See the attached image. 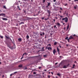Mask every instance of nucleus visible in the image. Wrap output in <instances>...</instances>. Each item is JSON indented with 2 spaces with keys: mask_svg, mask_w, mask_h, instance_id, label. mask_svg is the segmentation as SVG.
<instances>
[{
  "mask_svg": "<svg viewBox=\"0 0 78 78\" xmlns=\"http://www.w3.org/2000/svg\"><path fill=\"white\" fill-rule=\"evenodd\" d=\"M5 39L6 40L7 39H9V40H10V41H12V43H13V42H12V40L11 39V38H10V37H9V36H7L6 35L5 36Z\"/></svg>",
  "mask_w": 78,
  "mask_h": 78,
  "instance_id": "obj_1",
  "label": "nucleus"
},
{
  "mask_svg": "<svg viewBox=\"0 0 78 78\" xmlns=\"http://www.w3.org/2000/svg\"><path fill=\"white\" fill-rule=\"evenodd\" d=\"M65 22H67V21H68V18L67 17H66L65 18H63L62 19V20H64Z\"/></svg>",
  "mask_w": 78,
  "mask_h": 78,
  "instance_id": "obj_2",
  "label": "nucleus"
},
{
  "mask_svg": "<svg viewBox=\"0 0 78 78\" xmlns=\"http://www.w3.org/2000/svg\"><path fill=\"white\" fill-rule=\"evenodd\" d=\"M0 16H2V17H5V13L0 14Z\"/></svg>",
  "mask_w": 78,
  "mask_h": 78,
  "instance_id": "obj_3",
  "label": "nucleus"
},
{
  "mask_svg": "<svg viewBox=\"0 0 78 78\" xmlns=\"http://www.w3.org/2000/svg\"><path fill=\"white\" fill-rule=\"evenodd\" d=\"M31 19L30 18H28V17H26L25 19H24V20H28V19Z\"/></svg>",
  "mask_w": 78,
  "mask_h": 78,
  "instance_id": "obj_4",
  "label": "nucleus"
},
{
  "mask_svg": "<svg viewBox=\"0 0 78 78\" xmlns=\"http://www.w3.org/2000/svg\"><path fill=\"white\" fill-rule=\"evenodd\" d=\"M2 20H8V19H7V18H3L2 17Z\"/></svg>",
  "mask_w": 78,
  "mask_h": 78,
  "instance_id": "obj_5",
  "label": "nucleus"
},
{
  "mask_svg": "<svg viewBox=\"0 0 78 78\" xmlns=\"http://www.w3.org/2000/svg\"><path fill=\"white\" fill-rule=\"evenodd\" d=\"M46 48H47L48 49V50H51V49H52L51 48V47H48L47 48V47H46Z\"/></svg>",
  "mask_w": 78,
  "mask_h": 78,
  "instance_id": "obj_6",
  "label": "nucleus"
},
{
  "mask_svg": "<svg viewBox=\"0 0 78 78\" xmlns=\"http://www.w3.org/2000/svg\"><path fill=\"white\" fill-rule=\"evenodd\" d=\"M9 48H10V49H11V50H13V49L14 48V47H12V46H10Z\"/></svg>",
  "mask_w": 78,
  "mask_h": 78,
  "instance_id": "obj_7",
  "label": "nucleus"
},
{
  "mask_svg": "<svg viewBox=\"0 0 78 78\" xmlns=\"http://www.w3.org/2000/svg\"><path fill=\"white\" fill-rule=\"evenodd\" d=\"M62 68L63 69H66V68H67V65H64Z\"/></svg>",
  "mask_w": 78,
  "mask_h": 78,
  "instance_id": "obj_8",
  "label": "nucleus"
},
{
  "mask_svg": "<svg viewBox=\"0 0 78 78\" xmlns=\"http://www.w3.org/2000/svg\"><path fill=\"white\" fill-rule=\"evenodd\" d=\"M56 52V50L55 49H54L53 50V53L54 55H55V53Z\"/></svg>",
  "mask_w": 78,
  "mask_h": 78,
  "instance_id": "obj_9",
  "label": "nucleus"
},
{
  "mask_svg": "<svg viewBox=\"0 0 78 78\" xmlns=\"http://www.w3.org/2000/svg\"><path fill=\"white\" fill-rule=\"evenodd\" d=\"M47 12H48V14H50L51 12H50V10H47Z\"/></svg>",
  "mask_w": 78,
  "mask_h": 78,
  "instance_id": "obj_10",
  "label": "nucleus"
},
{
  "mask_svg": "<svg viewBox=\"0 0 78 78\" xmlns=\"http://www.w3.org/2000/svg\"><path fill=\"white\" fill-rule=\"evenodd\" d=\"M17 9H18V10H19V11H20V10H21V9H20V7L18 5L17 6Z\"/></svg>",
  "mask_w": 78,
  "mask_h": 78,
  "instance_id": "obj_11",
  "label": "nucleus"
},
{
  "mask_svg": "<svg viewBox=\"0 0 78 78\" xmlns=\"http://www.w3.org/2000/svg\"><path fill=\"white\" fill-rule=\"evenodd\" d=\"M73 39V37L72 36H71L69 38V39Z\"/></svg>",
  "mask_w": 78,
  "mask_h": 78,
  "instance_id": "obj_12",
  "label": "nucleus"
},
{
  "mask_svg": "<svg viewBox=\"0 0 78 78\" xmlns=\"http://www.w3.org/2000/svg\"><path fill=\"white\" fill-rule=\"evenodd\" d=\"M23 66V65H22V64H20L18 66L19 67H22Z\"/></svg>",
  "mask_w": 78,
  "mask_h": 78,
  "instance_id": "obj_13",
  "label": "nucleus"
},
{
  "mask_svg": "<svg viewBox=\"0 0 78 78\" xmlns=\"http://www.w3.org/2000/svg\"><path fill=\"white\" fill-rule=\"evenodd\" d=\"M18 41H19L20 42H21V41H22V38H19L18 39Z\"/></svg>",
  "mask_w": 78,
  "mask_h": 78,
  "instance_id": "obj_14",
  "label": "nucleus"
},
{
  "mask_svg": "<svg viewBox=\"0 0 78 78\" xmlns=\"http://www.w3.org/2000/svg\"><path fill=\"white\" fill-rule=\"evenodd\" d=\"M57 24H56V25H58V27H60V23H57Z\"/></svg>",
  "mask_w": 78,
  "mask_h": 78,
  "instance_id": "obj_15",
  "label": "nucleus"
},
{
  "mask_svg": "<svg viewBox=\"0 0 78 78\" xmlns=\"http://www.w3.org/2000/svg\"><path fill=\"white\" fill-rule=\"evenodd\" d=\"M7 47H9H9L11 46L10 45H9V44H7Z\"/></svg>",
  "mask_w": 78,
  "mask_h": 78,
  "instance_id": "obj_16",
  "label": "nucleus"
},
{
  "mask_svg": "<svg viewBox=\"0 0 78 78\" xmlns=\"http://www.w3.org/2000/svg\"><path fill=\"white\" fill-rule=\"evenodd\" d=\"M47 56V55H43V57H44V58H46Z\"/></svg>",
  "mask_w": 78,
  "mask_h": 78,
  "instance_id": "obj_17",
  "label": "nucleus"
},
{
  "mask_svg": "<svg viewBox=\"0 0 78 78\" xmlns=\"http://www.w3.org/2000/svg\"><path fill=\"white\" fill-rule=\"evenodd\" d=\"M57 49L58 52H59V48H57Z\"/></svg>",
  "mask_w": 78,
  "mask_h": 78,
  "instance_id": "obj_18",
  "label": "nucleus"
},
{
  "mask_svg": "<svg viewBox=\"0 0 78 78\" xmlns=\"http://www.w3.org/2000/svg\"><path fill=\"white\" fill-rule=\"evenodd\" d=\"M21 24H24V22H21L20 23V25H21Z\"/></svg>",
  "mask_w": 78,
  "mask_h": 78,
  "instance_id": "obj_19",
  "label": "nucleus"
},
{
  "mask_svg": "<svg viewBox=\"0 0 78 78\" xmlns=\"http://www.w3.org/2000/svg\"><path fill=\"white\" fill-rule=\"evenodd\" d=\"M69 24L67 27V30H68V29H69Z\"/></svg>",
  "mask_w": 78,
  "mask_h": 78,
  "instance_id": "obj_20",
  "label": "nucleus"
},
{
  "mask_svg": "<svg viewBox=\"0 0 78 78\" xmlns=\"http://www.w3.org/2000/svg\"><path fill=\"white\" fill-rule=\"evenodd\" d=\"M26 38L27 39H29V36H28V35H27L26 36Z\"/></svg>",
  "mask_w": 78,
  "mask_h": 78,
  "instance_id": "obj_21",
  "label": "nucleus"
},
{
  "mask_svg": "<svg viewBox=\"0 0 78 78\" xmlns=\"http://www.w3.org/2000/svg\"><path fill=\"white\" fill-rule=\"evenodd\" d=\"M76 8H77V5H76V6H74V9H76Z\"/></svg>",
  "mask_w": 78,
  "mask_h": 78,
  "instance_id": "obj_22",
  "label": "nucleus"
},
{
  "mask_svg": "<svg viewBox=\"0 0 78 78\" xmlns=\"http://www.w3.org/2000/svg\"><path fill=\"white\" fill-rule=\"evenodd\" d=\"M57 75H58V76H61V74H60L59 73L57 74Z\"/></svg>",
  "mask_w": 78,
  "mask_h": 78,
  "instance_id": "obj_23",
  "label": "nucleus"
},
{
  "mask_svg": "<svg viewBox=\"0 0 78 78\" xmlns=\"http://www.w3.org/2000/svg\"><path fill=\"white\" fill-rule=\"evenodd\" d=\"M27 54L26 52H25V53H24V54H23V56L24 55H25V56H26V55H27Z\"/></svg>",
  "mask_w": 78,
  "mask_h": 78,
  "instance_id": "obj_24",
  "label": "nucleus"
},
{
  "mask_svg": "<svg viewBox=\"0 0 78 78\" xmlns=\"http://www.w3.org/2000/svg\"><path fill=\"white\" fill-rule=\"evenodd\" d=\"M42 8H43V9H45V6H44V5L42 6Z\"/></svg>",
  "mask_w": 78,
  "mask_h": 78,
  "instance_id": "obj_25",
  "label": "nucleus"
},
{
  "mask_svg": "<svg viewBox=\"0 0 78 78\" xmlns=\"http://www.w3.org/2000/svg\"><path fill=\"white\" fill-rule=\"evenodd\" d=\"M3 8H4V9H7L6 7V6H5V5L3 6Z\"/></svg>",
  "mask_w": 78,
  "mask_h": 78,
  "instance_id": "obj_26",
  "label": "nucleus"
},
{
  "mask_svg": "<svg viewBox=\"0 0 78 78\" xmlns=\"http://www.w3.org/2000/svg\"><path fill=\"white\" fill-rule=\"evenodd\" d=\"M56 44H57V42H55L54 43V45H56Z\"/></svg>",
  "mask_w": 78,
  "mask_h": 78,
  "instance_id": "obj_27",
  "label": "nucleus"
},
{
  "mask_svg": "<svg viewBox=\"0 0 78 78\" xmlns=\"http://www.w3.org/2000/svg\"><path fill=\"white\" fill-rule=\"evenodd\" d=\"M0 37L1 39H3V37L2 36H1V35H0Z\"/></svg>",
  "mask_w": 78,
  "mask_h": 78,
  "instance_id": "obj_28",
  "label": "nucleus"
},
{
  "mask_svg": "<svg viewBox=\"0 0 78 78\" xmlns=\"http://www.w3.org/2000/svg\"><path fill=\"white\" fill-rule=\"evenodd\" d=\"M48 6L47 5L46 7V8H47V9H49V8H48Z\"/></svg>",
  "mask_w": 78,
  "mask_h": 78,
  "instance_id": "obj_29",
  "label": "nucleus"
},
{
  "mask_svg": "<svg viewBox=\"0 0 78 78\" xmlns=\"http://www.w3.org/2000/svg\"><path fill=\"white\" fill-rule=\"evenodd\" d=\"M68 37H66L65 38V39L66 40H67L68 39Z\"/></svg>",
  "mask_w": 78,
  "mask_h": 78,
  "instance_id": "obj_30",
  "label": "nucleus"
},
{
  "mask_svg": "<svg viewBox=\"0 0 78 78\" xmlns=\"http://www.w3.org/2000/svg\"><path fill=\"white\" fill-rule=\"evenodd\" d=\"M50 3H48V6H50Z\"/></svg>",
  "mask_w": 78,
  "mask_h": 78,
  "instance_id": "obj_31",
  "label": "nucleus"
},
{
  "mask_svg": "<svg viewBox=\"0 0 78 78\" xmlns=\"http://www.w3.org/2000/svg\"><path fill=\"white\" fill-rule=\"evenodd\" d=\"M18 72H17V71H16V72H14V73H14V74H16V73H18Z\"/></svg>",
  "mask_w": 78,
  "mask_h": 78,
  "instance_id": "obj_32",
  "label": "nucleus"
},
{
  "mask_svg": "<svg viewBox=\"0 0 78 78\" xmlns=\"http://www.w3.org/2000/svg\"><path fill=\"white\" fill-rule=\"evenodd\" d=\"M54 27L56 29L57 28V27H56V25H55L54 26Z\"/></svg>",
  "mask_w": 78,
  "mask_h": 78,
  "instance_id": "obj_33",
  "label": "nucleus"
},
{
  "mask_svg": "<svg viewBox=\"0 0 78 78\" xmlns=\"http://www.w3.org/2000/svg\"><path fill=\"white\" fill-rule=\"evenodd\" d=\"M13 47H14V48H16V45H15V44H14L13 45Z\"/></svg>",
  "mask_w": 78,
  "mask_h": 78,
  "instance_id": "obj_34",
  "label": "nucleus"
},
{
  "mask_svg": "<svg viewBox=\"0 0 78 78\" xmlns=\"http://www.w3.org/2000/svg\"><path fill=\"white\" fill-rule=\"evenodd\" d=\"M45 2V0H43V3H44Z\"/></svg>",
  "mask_w": 78,
  "mask_h": 78,
  "instance_id": "obj_35",
  "label": "nucleus"
},
{
  "mask_svg": "<svg viewBox=\"0 0 78 78\" xmlns=\"http://www.w3.org/2000/svg\"><path fill=\"white\" fill-rule=\"evenodd\" d=\"M23 56H22V57H21V58H20V59H23Z\"/></svg>",
  "mask_w": 78,
  "mask_h": 78,
  "instance_id": "obj_36",
  "label": "nucleus"
},
{
  "mask_svg": "<svg viewBox=\"0 0 78 78\" xmlns=\"http://www.w3.org/2000/svg\"><path fill=\"white\" fill-rule=\"evenodd\" d=\"M69 40H70V39H69V38H68L67 39L68 42H70V41H69Z\"/></svg>",
  "mask_w": 78,
  "mask_h": 78,
  "instance_id": "obj_37",
  "label": "nucleus"
},
{
  "mask_svg": "<svg viewBox=\"0 0 78 78\" xmlns=\"http://www.w3.org/2000/svg\"><path fill=\"white\" fill-rule=\"evenodd\" d=\"M23 69H24V70H27V67H26L25 68H24Z\"/></svg>",
  "mask_w": 78,
  "mask_h": 78,
  "instance_id": "obj_38",
  "label": "nucleus"
},
{
  "mask_svg": "<svg viewBox=\"0 0 78 78\" xmlns=\"http://www.w3.org/2000/svg\"><path fill=\"white\" fill-rule=\"evenodd\" d=\"M33 74H34V75L35 74H36V72H34Z\"/></svg>",
  "mask_w": 78,
  "mask_h": 78,
  "instance_id": "obj_39",
  "label": "nucleus"
},
{
  "mask_svg": "<svg viewBox=\"0 0 78 78\" xmlns=\"http://www.w3.org/2000/svg\"><path fill=\"white\" fill-rule=\"evenodd\" d=\"M38 14H39V13H38V14H37V15H33V16H37V15H38Z\"/></svg>",
  "mask_w": 78,
  "mask_h": 78,
  "instance_id": "obj_40",
  "label": "nucleus"
},
{
  "mask_svg": "<svg viewBox=\"0 0 78 78\" xmlns=\"http://www.w3.org/2000/svg\"><path fill=\"white\" fill-rule=\"evenodd\" d=\"M40 35L41 36H43L42 35V34H41V33H40Z\"/></svg>",
  "mask_w": 78,
  "mask_h": 78,
  "instance_id": "obj_41",
  "label": "nucleus"
},
{
  "mask_svg": "<svg viewBox=\"0 0 78 78\" xmlns=\"http://www.w3.org/2000/svg\"><path fill=\"white\" fill-rule=\"evenodd\" d=\"M78 0H74V2H78Z\"/></svg>",
  "mask_w": 78,
  "mask_h": 78,
  "instance_id": "obj_42",
  "label": "nucleus"
},
{
  "mask_svg": "<svg viewBox=\"0 0 78 78\" xmlns=\"http://www.w3.org/2000/svg\"><path fill=\"white\" fill-rule=\"evenodd\" d=\"M42 20H44V17H42Z\"/></svg>",
  "mask_w": 78,
  "mask_h": 78,
  "instance_id": "obj_43",
  "label": "nucleus"
},
{
  "mask_svg": "<svg viewBox=\"0 0 78 78\" xmlns=\"http://www.w3.org/2000/svg\"><path fill=\"white\" fill-rule=\"evenodd\" d=\"M53 20V21H54V23H55V19H54Z\"/></svg>",
  "mask_w": 78,
  "mask_h": 78,
  "instance_id": "obj_44",
  "label": "nucleus"
},
{
  "mask_svg": "<svg viewBox=\"0 0 78 78\" xmlns=\"http://www.w3.org/2000/svg\"><path fill=\"white\" fill-rule=\"evenodd\" d=\"M60 17H61V18H62L63 17V16H60Z\"/></svg>",
  "mask_w": 78,
  "mask_h": 78,
  "instance_id": "obj_45",
  "label": "nucleus"
},
{
  "mask_svg": "<svg viewBox=\"0 0 78 78\" xmlns=\"http://www.w3.org/2000/svg\"><path fill=\"white\" fill-rule=\"evenodd\" d=\"M43 35H45V33L44 32H43Z\"/></svg>",
  "mask_w": 78,
  "mask_h": 78,
  "instance_id": "obj_46",
  "label": "nucleus"
},
{
  "mask_svg": "<svg viewBox=\"0 0 78 78\" xmlns=\"http://www.w3.org/2000/svg\"><path fill=\"white\" fill-rule=\"evenodd\" d=\"M50 35H51V36H52V35H53V34H52V33H50Z\"/></svg>",
  "mask_w": 78,
  "mask_h": 78,
  "instance_id": "obj_47",
  "label": "nucleus"
},
{
  "mask_svg": "<svg viewBox=\"0 0 78 78\" xmlns=\"http://www.w3.org/2000/svg\"><path fill=\"white\" fill-rule=\"evenodd\" d=\"M66 5H67V3H66V4L65 5V6H66Z\"/></svg>",
  "mask_w": 78,
  "mask_h": 78,
  "instance_id": "obj_48",
  "label": "nucleus"
},
{
  "mask_svg": "<svg viewBox=\"0 0 78 78\" xmlns=\"http://www.w3.org/2000/svg\"><path fill=\"white\" fill-rule=\"evenodd\" d=\"M75 65L73 64V67H75Z\"/></svg>",
  "mask_w": 78,
  "mask_h": 78,
  "instance_id": "obj_49",
  "label": "nucleus"
},
{
  "mask_svg": "<svg viewBox=\"0 0 78 78\" xmlns=\"http://www.w3.org/2000/svg\"><path fill=\"white\" fill-rule=\"evenodd\" d=\"M48 18H47V19H45V20H48Z\"/></svg>",
  "mask_w": 78,
  "mask_h": 78,
  "instance_id": "obj_50",
  "label": "nucleus"
},
{
  "mask_svg": "<svg viewBox=\"0 0 78 78\" xmlns=\"http://www.w3.org/2000/svg\"><path fill=\"white\" fill-rule=\"evenodd\" d=\"M48 45H49V46H51V44H48Z\"/></svg>",
  "mask_w": 78,
  "mask_h": 78,
  "instance_id": "obj_51",
  "label": "nucleus"
},
{
  "mask_svg": "<svg viewBox=\"0 0 78 78\" xmlns=\"http://www.w3.org/2000/svg\"><path fill=\"white\" fill-rule=\"evenodd\" d=\"M38 68H39V69H41V67L39 66L38 67Z\"/></svg>",
  "mask_w": 78,
  "mask_h": 78,
  "instance_id": "obj_52",
  "label": "nucleus"
},
{
  "mask_svg": "<svg viewBox=\"0 0 78 78\" xmlns=\"http://www.w3.org/2000/svg\"><path fill=\"white\" fill-rule=\"evenodd\" d=\"M66 47H68L69 46V45H68V44H66Z\"/></svg>",
  "mask_w": 78,
  "mask_h": 78,
  "instance_id": "obj_53",
  "label": "nucleus"
},
{
  "mask_svg": "<svg viewBox=\"0 0 78 78\" xmlns=\"http://www.w3.org/2000/svg\"><path fill=\"white\" fill-rule=\"evenodd\" d=\"M44 51V49H42V50H41V51Z\"/></svg>",
  "mask_w": 78,
  "mask_h": 78,
  "instance_id": "obj_54",
  "label": "nucleus"
},
{
  "mask_svg": "<svg viewBox=\"0 0 78 78\" xmlns=\"http://www.w3.org/2000/svg\"><path fill=\"white\" fill-rule=\"evenodd\" d=\"M67 66V67L69 66V64H68Z\"/></svg>",
  "mask_w": 78,
  "mask_h": 78,
  "instance_id": "obj_55",
  "label": "nucleus"
},
{
  "mask_svg": "<svg viewBox=\"0 0 78 78\" xmlns=\"http://www.w3.org/2000/svg\"><path fill=\"white\" fill-rule=\"evenodd\" d=\"M56 0H53L54 2H56Z\"/></svg>",
  "mask_w": 78,
  "mask_h": 78,
  "instance_id": "obj_56",
  "label": "nucleus"
},
{
  "mask_svg": "<svg viewBox=\"0 0 78 78\" xmlns=\"http://www.w3.org/2000/svg\"><path fill=\"white\" fill-rule=\"evenodd\" d=\"M77 62H76V61H75V62H74V63H77Z\"/></svg>",
  "mask_w": 78,
  "mask_h": 78,
  "instance_id": "obj_57",
  "label": "nucleus"
},
{
  "mask_svg": "<svg viewBox=\"0 0 78 78\" xmlns=\"http://www.w3.org/2000/svg\"><path fill=\"white\" fill-rule=\"evenodd\" d=\"M55 19H58V18L57 17H55Z\"/></svg>",
  "mask_w": 78,
  "mask_h": 78,
  "instance_id": "obj_58",
  "label": "nucleus"
},
{
  "mask_svg": "<svg viewBox=\"0 0 78 78\" xmlns=\"http://www.w3.org/2000/svg\"><path fill=\"white\" fill-rule=\"evenodd\" d=\"M57 64H58V63H55V65H57Z\"/></svg>",
  "mask_w": 78,
  "mask_h": 78,
  "instance_id": "obj_59",
  "label": "nucleus"
},
{
  "mask_svg": "<svg viewBox=\"0 0 78 78\" xmlns=\"http://www.w3.org/2000/svg\"><path fill=\"white\" fill-rule=\"evenodd\" d=\"M51 73L52 75H53V72H51Z\"/></svg>",
  "mask_w": 78,
  "mask_h": 78,
  "instance_id": "obj_60",
  "label": "nucleus"
},
{
  "mask_svg": "<svg viewBox=\"0 0 78 78\" xmlns=\"http://www.w3.org/2000/svg\"><path fill=\"white\" fill-rule=\"evenodd\" d=\"M31 75L29 76V78H30V77H31Z\"/></svg>",
  "mask_w": 78,
  "mask_h": 78,
  "instance_id": "obj_61",
  "label": "nucleus"
},
{
  "mask_svg": "<svg viewBox=\"0 0 78 78\" xmlns=\"http://www.w3.org/2000/svg\"><path fill=\"white\" fill-rule=\"evenodd\" d=\"M60 9H61V10H62V8H60Z\"/></svg>",
  "mask_w": 78,
  "mask_h": 78,
  "instance_id": "obj_62",
  "label": "nucleus"
},
{
  "mask_svg": "<svg viewBox=\"0 0 78 78\" xmlns=\"http://www.w3.org/2000/svg\"><path fill=\"white\" fill-rule=\"evenodd\" d=\"M12 75V74L10 75V76H11Z\"/></svg>",
  "mask_w": 78,
  "mask_h": 78,
  "instance_id": "obj_63",
  "label": "nucleus"
},
{
  "mask_svg": "<svg viewBox=\"0 0 78 78\" xmlns=\"http://www.w3.org/2000/svg\"><path fill=\"white\" fill-rule=\"evenodd\" d=\"M48 77L49 78H50V76H48Z\"/></svg>",
  "mask_w": 78,
  "mask_h": 78,
  "instance_id": "obj_64",
  "label": "nucleus"
}]
</instances>
